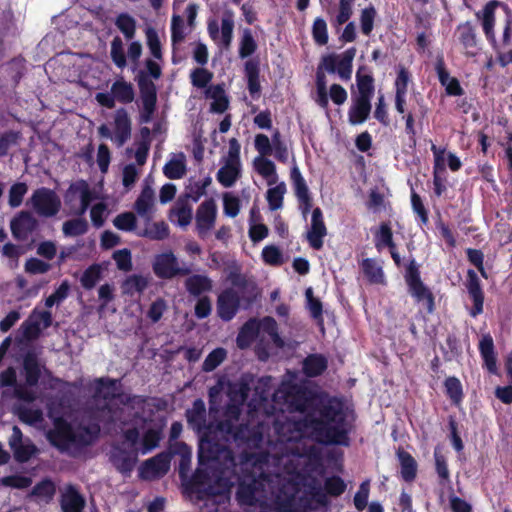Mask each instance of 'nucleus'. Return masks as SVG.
Masks as SVG:
<instances>
[{
	"instance_id": "1",
	"label": "nucleus",
	"mask_w": 512,
	"mask_h": 512,
	"mask_svg": "<svg viewBox=\"0 0 512 512\" xmlns=\"http://www.w3.org/2000/svg\"><path fill=\"white\" fill-rule=\"evenodd\" d=\"M313 412H317L318 416L308 413L306 421L317 442L326 445H350L349 434L352 425L347 420L340 399L336 397L321 399L316 403Z\"/></svg>"
},
{
	"instance_id": "2",
	"label": "nucleus",
	"mask_w": 512,
	"mask_h": 512,
	"mask_svg": "<svg viewBox=\"0 0 512 512\" xmlns=\"http://www.w3.org/2000/svg\"><path fill=\"white\" fill-rule=\"evenodd\" d=\"M263 466L247 458L241 463L237 478L236 501L239 506L257 507L264 504L265 487L269 481Z\"/></svg>"
},
{
	"instance_id": "3",
	"label": "nucleus",
	"mask_w": 512,
	"mask_h": 512,
	"mask_svg": "<svg viewBox=\"0 0 512 512\" xmlns=\"http://www.w3.org/2000/svg\"><path fill=\"white\" fill-rule=\"evenodd\" d=\"M301 490L302 485L299 481L292 478L282 480L275 493V510L277 512H310L314 509V499L319 504H325V495L320 490H316L312 496L306 492L301 494Z\"/></svg>"
},
{
	"instance_id": "4",
	"label": "nucleus",
	"mask_w": 512,
	"mask_h": 512,
	"mask_svg": "<svg viewBox=\"0 0 512 512\" xmlns=\"http://www.w3.org/2000/svg\"><path fill=\"white\" fill-rule=\"evenodd\" d=\"M232 483L224 477L212 480L208 473L197 470L190 481V491L206 504L221 506L229 503Z\"/></svg>"
},
{
	"instance_id": "5",
	"label": "nucleus",
	"mask_w": 512,
	"mask_h": 512,
	"mask_svg": "<svg viewBox=\"0 0 512 512\" xmlns=\"http://www.w3.org/2000/svg\"><path fill=\"white\" fill-rule=\"evenodd\" d=\"M198 458L199 462L209 463L218 462L223 463L225 466H235V457L233 451L219 443L213 436L211 431L203 433L199 436L198 445Z\"/></svg>"
},
{
	"instance_id": "6",
	"label": "nucleus",
	"mask_w": 512,
	"mask_h": 512,
	"mask_svg": "<svg viewBox=\"0 0 512 512\" xmlns=\"http://www.w3.org/2000/svg\"><path fill=\"white\" fill-rule=\"evenodd\" d=\"M405 281L410 295L418 303H423L428 313H432L435 309L434 295L422 282L419 268L414 259H412L407 266Z\"/></svg>"
},
{
	"instance_id": "7",
	"label": "nucleus",
	"mask_w": 512,
	"mask_h": 512,
	"mask_svg": "<svg viewBox=\"0 0 512 512\" xmlns=\"http://www.w3.org/2000/svg\"><path fill=\"white\" fill-rule=\"evenodd\" d=\"M136 80L142 103L140 122L149 123L152 121L153 115L156 111L157 88L152 79H149L148 75L143 70L139 72Z\"/></svg>"
},
{
	"instance_id": "8",
	"label": "nucleus",
	"mask_w": 512,
	"mask_h": 512,
	"mask_svg": "<svg viewBox=\"0 0 512 512\" xmlns=\"http://www.w3.org/2000/svg\"><path fill=\"white\" fill-rule=\"evenodd\" d=\"M30 204L39 216L45 218L56 216L62 205L57 193L47 187H40L34 190L30 198Z\"/></svg>"
},
{
	"instance_id": "9",
	"label": "nucleus",
	"mask_w": 512,
	"mask_h": 512,
	"mask_svg": "<svg viewBox=\"0 0 512 512\" xmlns=\"http://www.w3.org/2000/svg\"><path fill=\"white\" fill-rule=\"evenodd\" d=\"M355 54L356 49L351 47L345 50L341 55L329 54L324 56L321 64L328 73H337L343 81H348L352 75Z\"/></svg>"
},
{
	"instance_id": "10",
	"label": "nucleus",
	"mask_w": 512,
	"mask_h": 512,
	"mask_svg": "<svg viewBox=\"0 0 512 512\" xmlns=\"http://www.w3.org/2000/svg\"><path fill=\"white\" fill-rule=\"evenodd\" d=\"M153 271L161 279H172L176 276H186L191 273L189 267L179 266L178 259L172 251L156 256Z\"/></svg>"
},
{
	"instance_id": "11",
	"label": "nucleus",
	"mask_w": 512,
	"mask_h": 512,
	"mask_svg": "<svg viewBox=\"0 0 512 512\" xmlns=\"http://www.w3.org/2000/svg\"><path fill=\"white\" fill-rule=\"evenodd\" d=\"M286 401L294 411L310 413L316 408V399L313 393L307 388L292 384L285 392Z\"/></svg>"
},
{
	"instance_id": "12",
	"label": "nucleus",
	"mask_w": 512,
	"mask_h": 512,
	"mask_svg": "<svg viewBox=\"0 0 512 512\" xmlns=\"http://www.w3.org/2000/svg\"><path fill=\"white\" fill-rule=\"evenodd\" d=\"M53 317L50 311H37L34 309L29 317L21 324L23 337L32 341L40 337L42 329L52 325Z\"/></svg>"
},
{
	"instance_id": "13",
	"label": "nucleus",
	"mask_w": 512,
	"mask_h": 512,
	"mask_svg": "<svg viewBox=\"0 0 512 512\" xmlns=\"http://www.w3.org/2000/svg\"><path fill=\"white\" fill-rule=\"evenodd\" d=\"M8 444L13 452L15 461L18 463L28 462L38 451L36 445L31 441V439H23V433L16 425L12 428V434L9 438Z\"/></svg>"
},
{
	"instance_id": "14",
	"label": "nucleus",
	"mask_w": 512,
	"mask_h": 512,
	"mask_svg": "<svg viewBox=\"0 0 512 512\" xmlns=\"http://www.w3.org/2000/svg\"><path fill=\"white\" fill-rule=\"evenodd\" d=\"M241 297L234 288H226L217 297L216 309L218 317L225 321H231L238 313L241 306Z\"/></svg>"
},
{
	"instance_id": "15",
	"label": "nucleus",
	"mask_w": 512,
	"mask_h": 512,
	"mask_svg": "<svg viewBox=\"0 0 512 512\" xmlns=\"http://www.w3.org/2000/svg\"><path fill=\"white\" fill-rule=\"evenodd\" d=\"M116 389L117 380L111 378H99L96 380L95 396L101 397L105 401L119 399L124 405H130L134 402L140 404L146 401V399L142 396L123 397L121 393H116Z\"/></svg>"
},
{
	"instance_id": "16",
	"label": "nucleus",
	"mask_w": 512,
	"mask_h": 512,
	"mask_svg": "<svg viewBox=\"0 0 512 512\" xmlns=\"http://www.w3.org/2000/svg\"><path fill=\"white\" fill-rule=\"evenodd\" d=\"M49 443L59 451H66L72 442V425L63 417H56L53 428L46 434Z\"/></svg>"
},
{
	"instance_id": "17",
	"label": "nucleus",
	"mask_w": 512,
	"mask_h": 512,
	"mask_svg": "<svg viewBox=\"0 0 512 512\" xmlns=\"http://www.w3.org/2000/svg\"><path fill=\"white\" fill-rule=\"evenodd\" d=\"M217 217V206L213 198L203 201L196 210V230L200 238H205L214 227Z\"/></svg>"
},
{
	"instance_id": "18",
	"label": "nucleus",
	"mask_w": 512,
	"mask_h": 512,
	"mask_svg": "<svg viewBox=\"0 0 512 512\" xmlns=\"http://www.w3.org/2000/svg\"><path fill=\"white\" fill-rule=\"evenodd\" d=\"M170 463L171 454L160 452L142 463L139 469L140 477L147 480L162 477L169 471Z\"/></svg>"
},
{
	"instance_id": "19",
	"label": "nucleus",
	"mask_w": 512,
	"mask_h": 512,
	"mask_svg": "<svg viewBox=\"0 0 512 512\" xmlns=\"http://www.w3.org/2000/svg\"><path fill=\"white\" fill-rule=\"evenodd\" d=\"M38 226V220L27 210L20 211L10 221L11 233L18 241L27 240L38 229Z\"/></svg>"
},
{
	"instance_id": "20",
	"label": "nucleus",
	"mask_w": 512,
	"mask_h": 512,
	"mask_svg": "<svg viewBox=\"0 0 512 512\" xmlns=\"http://www.w3.org/2000/svg\"><path fill=\"white\" fill-rule=\"evenodd\" d=\"M138 454V448L126 450L120 446H113L109 461L119 473L129 476L138 461Z\"/></svg>"
},
{
	"instance_id": "21",
	"label": "nucleus",
	"mask_w": 512,
	"mask_h": 512,
	"mask_svg": "<svg viewBox=\"0 0 512 512\" xmlns=\"http://www.w3.org/2000/svg\"><path fill=\"white\" fill-rule=\"evenodd\" d=\"M465 287L473 302V306L469 310V315L475 318L483 313L484 292L481 286V281L473 269H468L467 271Z\"/></svg>"
},
{
	"instance_id": "22",
	"label": "nucleus",
	"mask_w": 512,
	"mask_h": 512,
	"mask_svg": "<svg viewBox=\"0 0 512 512\" xmlns=\"http://www.w3.org/2000/svg\"><path fill=\"white\" fill-rule=\"evenodd\" d=\"M305 428H309L306 417L304 420L287 419L275 422V431L283 442H297L302 439Z\"/></svg>"
},
{
	"instance_id": "23",
	"label": "nucleus",
	"mask_w": 512,
	"mask_h": 512,
	"mask_svg": "<svg viewBox=\"0 0 512 512\" xmlns=\"http://www.w3.org/2000/svg\"><path fill=\"white\" fill-rule=\"evenodd\" d=\"M188 427L195 431L199 436L205 432H209L206 424V406L201 398L194 400L192 408L185 412Z\"/></svg>"
},
{
	"instance_id": "24",
	"label": "nucleus",
	"mask_w": 512,
	"mask_h": 512,
	"mask_svg": "<svg viewBox=\"0 0 512 512\" xmlns=\"http://www.w3.org/2000/svg\"><path fill=\"white\" fill-rule=\"evenodd\" d=\"M327 235V228L324 223L323 213L319 207L312 211L311 227L307 232V241L311 248L320 250L323 247V239Z\"/></svg>"
},
{
	"instance_id": "25",
	"label": "nucleus",
	"mask_w": 512,
	"mask_h": 512,
	"mask_svg": "<svg viewBox=\"0 0 512 512\" xmlns=\"http://www.w3.org/2000/svg\"><path fill=\"white\" fill-rule=\"evenodd\" d=\"M501 3L498 0H491L485 4L482 11H478L475 15L482 21L483 32L488 42L493 48H496L497 41L494 33L495 27V10Z\"/></svg>"
},
{
	"instance_id": "26",
	"label": "nucleus",
	"mask_w": 512,
	"mask_h": 512,
	"mask_svg": "<svg viewBox=\"0 0 512 512\" xmlns=\"http://www.w3.org/2000/svg\"><path fill=\"white\" fill-rule=\"evenodd\" d=\"M455 35L465 50L467 57H474L478 54L477 34L472 22L466 21L457 26Z\"/></svg>"
},
{
	"instance_id": "27",
	"label": "nucleus",
	"mask_w": 512,
	"mask_h": 512,
	"mask_svg": "<svg viewBox=\"0 0 512 512\" xmlns=\"http://www.w3.org/2000/svg\"><path fill=\"white\" fill-rule=\"evenodd\" d=\"M79 196L80 198V206L77 211H75V214L78 216H82L87 211L88 207L90 206V203L93 200V194L89 188V185L86 181L81 180L76 183H72L65 195L66 202H71L75 196Z\"/></svg>"
},
{
	"instance_id": "28",
	"label": "nucleus",
	"mask_w": 512,
	"mask_h": 512,
	"mask_svg": "<svg viewBox=\"0 0 512 512\" xmlns=\"http://www.w3.org/2000/svg\"><path fill=\"white\" fill-rule=\"evenodd\" d=\"M114 142L117 147H122L131 137L132 124L127 110L120 107L114 115Z\"/></svg>"
},
{
	"instance_id": "29",
	"label": "nucleus",
	"mask_w": 512,
	"mask_h": 512,
	"mask_svg": "<svg viewBox=\"0 0 512 512\" xmlns=\"http://www.w3.org/2000/svg\"><path fill=\"white\" fill-rule=\"evenodd\" d=\"M480 356L483 360V367L493 375L498 374L497 354L495 352L494 340L490 333L483 334L478 345Z\"/></svg>"
},
{
	"instance_id": "30",
	"label": "nucleus",
	"mask_w": 512,
	"mask_h": 512,
	"mask_svg": "<svg viewBox=\"0 0 512 512\" xmlns=\"http://www.w3.org/2000/svg\"><path fill=\"white\" fill-rule=\"evenodd\" d=\"M22 368L25 382L28 386H36L41 378V364L38 354L34 349L28 350L23 355Z\"/></svg>"
},
{
	"instance_id": "31",
	"label": "nucleus",
	"mask_w": 512,
	"mask_h": 512,
	"mask_svg": "<svg viewBox=\"0 0 512 512\" xmlns=\"http://www.w3.org/2000/svg\"><path fill=\"white\" fill-rule=\"evenodd\" d=\"M154 202V190L151 188V186L145 185L137 197L133 208L136 213L147 223H149L153 218Z\"/></svg>"
},
{
	"instance_id": "32",
	"label": "nucleus",
	"mask_w": 512,
	"mask_h": 512,
	"mask_svg": "<svg viewBox=\"0 0 512 512\" xmlns=\"http://www.w3.org/2000/svg\"><path fill=\"white\" fill-rule=\"evenodd\" d=\"M244 74L247 80V89L253 99H258L261 92L260 61L249 59L244 63Z\"/></svg>"
},
{
	"instance_id": "33",
	"label": "nucleus",
	"mask_w": 512,
	"mask_h": 512,
	"mask_svg": "<svg viewBox=\"0 0 512 512\" xmlns=\"http://www.w3.org/2000/svg\"><path fill=\"white\" fill-rule=\"evenodd\" d=\"M431 149L435 154L433 165V190L434 194L440 197L447 190V171L442 156L436 151V146L432 145Z\"/></svg>"
},
{
	"instance_id": "34",
	"label": "nucleus",
	"mask_w": 512,
	"mask_h": 512,
	"mask_svg": "<svg viewBox=\"0 0 512 512\" xmlns=\"http://www.w3.org/2000/svg\"><path fill=\"white\" fill-rule=\"evenodd\" d=\"M100 435V426L92 423L88 426L80 425L76 430L72 428L71 445L78 447H87L93 444Z\"/></svg>"
},
{
	"instance_id": "35",
	"label": "nucleus",
	"mask_w": 512,
	"mask_h": 512,
	"mask_svg": "<svg viewBox=\"0 0 512 512\" xmlns=\"http://www.w3.org/2000/svg\"><path fill=\"white\" fill-rule=\"evenodd\" d=\"M86 505L84 497L72 485H69L60 499L62 512H83Z\"/></svg>"
},
{
	"instance_id": "36",
	"label": "nucleus",
	"mask_w": 512,
	"mask_h": 512,
	"mask_svg": "<svg viewBox=\"0 0 512 512\" xmlns=\"http://www.w3.org/2000/svg\"><path fill=\"white\" fill-rule=\"evenodd\" d=\"M371 108V101L354 97L348 110L349 123L351 125L364 123L370 116Z\"/></svg>"
},
{
	"instance_id": "37",
	"label": "nucleus",
	"mask_w": 512,
	"mask_h": 512,
	"mask_svg": "<svg viewBox=\"0 0 512 512\" xmlns=\"http://www.w3.org/2000/svg\"><path fill=\"white\" fill-rule=\"evenodd\" d=\"M165 423L162 422L160 425L152 428H148L142 435L140 440V448L138 453L145 455L156 449L160 441L163 438V428Z\"/></svg>"
},
{
	"instance_id": "38",
	"label": "nucleus",
	"mask_w": 512,
	"mask_h": 512,
	"mask_svg": "<svg viewBox=\"0 0 512 512\" xmlns=\"http://www.w3.org/2000/svg\"><path fill=\"white\" fill-rule=\"evenodd\" d=\"M328 367L327 358L318 353L309 354L302 363V371L309 378L322 375Z\"/></svg>"
},
{
	"instance_id": "39",
	"label": "nucleus",
	"mask_w": 512,
	"mask_h": 512,
	"mask_svg": "<svg viewBox=\"0 0 512 512\" xmlns=\"http://www.w3.org/2000/svg\"><path fill=\"white\" fill-rule=\"evenodd\" d=\"M115 102L121 104H130L135 99V89L132 83L126 81L123 77L116 79L110 88Z\"/></svg>"
},
{
	"instance_id": "40",
	"label": "nucleus",
	"mask_w": 512,
	"mask_h": 512,
	"mask_svg": "<svg viewBox=\"0 0 512 512\" xmlns=\"http://www.w3.org/2000/svg\"><path fill=\"white\" fill-rule=\"evenodd\" d=\"M184 286L190 295L199 297L212 290L213 281L207 275L194 274L185 280Z\"/></svg>"
},
{
	"instance_id": "41",
	"label": "nucleus",
	"mask_w": 512,
	"mask_h": 512,
	"mask_svg": "<svg viewBox=\"0 0 512 512\" xmlns=\"http://www.w3.org/2000/svg\"><path fill=\"white\" fill-rule=\"evenodd\" d=\"M192 206L185 198H178L174 206L169 211V219L176 222L180 227L188 226L193 218Z\"/></svg>"
},
{
	"instance_id": "42",
	"label": "nucleus",
	"mask_w": 512,
	"mask_h": 512,
	"mask_svg": "<svg viewBox=\"0 0 512 512\" xmlns=\"http://www.w3.org/2000/svg\"><path fill=\"white\" fill-rule=\"evenodd\" d=\"M259 334V321L254 318L246 321L241 327L237 338V346L241 349L248 348Z\"/></svg>"
},
{
	"instance_id": "43",
	"label": "nucleus",
	"mask_w": 512,
	"mask_h": 512,
	"mask_svg": "<svg viewBox=\"0 0 512 512\" xmlns=\"http://www.w3.org/2000/svg\"><path fill=\"white\" fill-rule=\"evenodd\" d=\"M397 456L401 467V477L405 482H412L417 476V462L407 451L398 450Z\"/></svg>"
},
{
	"instance_id": "44",
	"label": "nucleus",
	"mask_w": 512,
	"mask_h": 512,
	"mask_svg": "<svg viewBox=\"0 0 512 512\" xmlns=\"http://www.w3.org/2000/svg\"><path fill=\"white\" fill-rule=\"evenodd\" d=\"M363 69L364 67H360L356 72V86L358 90L356 98L371 101L375 91L374 78L371 74H362L361 71Z\"/></svg>"
},
{
	"instance_id": "45",
	"label": "nucleus",
	"mask_w": 512,
	"mask_h": 512,
	"mask_svg": "<svg viewBox=\"0 0 512 512\" xmlns=\"http://www.w3.org/2000/svg\"><path fill=\"white\" fill-rule=\"evenodd\" d=\"M255 171L263 178L267 179L268 184L276 183L278 176L276 166L270 159L265 157H256L253 161Z\"/></svg>"
},
{
	"instance_id": "46",
	"label": "nucleus",
	"mask_w": 512,
	"mask_h": 512,
	"mask_svg": "<svg viewBox=\"0 0 512 512\" xmlns=\"http://www.w3.org/2000/svg\"><path fill=\"white\" fill-rule=\"evenodd\" d=\"M375 247L378 251L383 248H395L393 232L390 222H382L379 228L374 232Z\"/></svg>"
},
{
	"instance_id": "47",
	"label": "nucleus",
	"mask_w": 512,
	"mask_h": 512,
	"mask_svg": "<svg viewBox=\"0 0 512 512\" xmlns=\"http://www.w3.org/2000/svg\"><path fill=\"white\" fill-rule=\"evenodd\" d=\"M307 309L310 316L317 322V324L324 329L323 319V305L319 298L314 297L311 287L305 291Z\"/></svg>"
},
{
	"instance_id": "48",
	"label": "nucleus",
	"mask_w": 512,
	"mask_h": 512,
	"mask_svg": "<svg viewBox=\"0 0 512 512\" xmlns=\"http://www.w3.org/2000/svg\"><path fill=\"white\" fill-rule=\"evenodd\" d=\"M211 181L210 177H205L202 181L190 183L186 186L184 194L179 198H185L187 202H189V200L198 202L199 199L206 194V189L211 184Z\"/></svg>"
},
{
	"instance_id": "49",
	"label": "nucleus",
	"mask_w": 512,
	"mask_h": 512,
	"mask_svg": "<svg viewBox=\"0 0 512 512\" xmlns=\"http://www.w3.org/2000/svg\"><path fill=\"white\" fill-rule=\"evenodd\" d=\"M148 287V278L133 274L128 276L122 283V293L132 296L135 292L142 293Z\"/></svg>"
},
{
	"instance_id": "50",
	"label": "nucleus",
	"mask_w": 512,
	"mask_h": 512,
	"mask_svg": "<svg viewBox=\"0 0 512 512\" xmlns=\"http://www.w3.org/2000/svg\"><path fill=\"white\" fill-rule=\"evenodd\" d=\"M258 48V44L252 34L251 29L245 28L239 42L238 54L241 59L252 56Z\"/></svg>"
},
{
	"instance_id": "51",
	"label": "nucleus",
	"mask_w": 512,
	"mask_h": 512,
	"mask_svg": "<svg viewBox=\"0 0 512 512\" xmlns=\"http://www.w3.org/2000/svg\"><path fill=\"white\" fill-rule=\"evenodd\" d=\"M240 175V166L225 163L223 167H221L217 172V180L224 187H231L237 181Z\"/></svg>"
},
{
	"instance_id": "52",
	"label": "nucleus",
	"mask_w": 512,
	"mask_h": 512,
	"mask_svg": "<svg viewBox=\"0 0 512 512\" xmlns=\"http://www.w3.org/2000/svg\"><path fill=\"white\" fill-rule=\"evenodd\" d=\"M170 234V229L164 221L153 222L149 224L139 235L150 240L161 241L166 239Z\"/></svg>"
},
{
	"instance_id": "53",
	"label": "nucleus",
	"mask_w": 512,
	"mask_h": 512,
	"mask_svg": "<svg viewBox=\"0 0 512 512\" xmlns=\"http://www.w3.org/2000/svg\"><path fill=\"white\" fill-rule=\"evenodd\" d=\"M55 493H56V486H55L54 482L49 478H45V479L41 480L40 482L36 483L31 491L32 496L39 498V499H43L47 503L53 499Z\"/></svg>"
},
{
	"instance_id": "54",
	"label": "nucleus",
	"mask_w": 512,
	"mask_h": 512,
	"mask_svg": "<svg viewBox=\"0 0 512 512\" xmlns=\"http://www.w3.org/2000/svg\"><path fill=\"white\" fill-rule=\"evenodd\" d=\"M88 228L87 220L81 216L65 221L62 226L64 235L68 237L84 235L88 231Z\"/></svg>"
},
{
	"instance_id": "55",
	"label": "nucleus",
	"mask_w": 512,
	"mask_h": 512,
	"mask_svg": "<svg viewBox=\"0 0 512 512\" xmlns=\"http://www.w3.org/2000/svg\"><path fill=\"white\" fill-rule=\"evenodd\" d=\"M377 17L376 8L369 4L360 12V29L363 35L370 36L374 29V22Z\"/></svg>"
},
{
	"instance_id": "56",
	"label": "nucleus",
	"mask_w": 512,
	"mask_h": 512,
	"mask_svg": "<svg viewBox=\"0 0 512 512\" xmlns=\"http://www.w3.org/2000/svg\"><path fill=\"white\" fill-rule=\"evenodd\" d=\"M234 20L233 13L226 11L221 19V44L223 48L228 49L233 39Z\"/></svg>"
},
{
	"instance_id": "57",
	"label": "nucleus",
	"mask_w": 512,
	"mask_h": 512,
	"mask_svg": "<svg viewBox=\"0 0 512 512\" xmlns=\"http://www.w3.org/2000/svg\"><path fill=\"white\" fill-rule=\"evenodd\" d=\"M361 269L365 277L371 283H380L383 279V270L372 258L363 259Z\"/></svg>"
},
{
	"instance_id": "58",
	"label": "nucleus",
	"mask_w": 512,
	"mask_h": 512,
	"mask_svg": "<svg viewBox=\"0 0 512 512\" xmlns=\"http://www.w3.org/2000/svg\"><path fill=\"white\" fill-rule=\"evenodd\" d=\"M213 79V73L204 67H198L190 72V82L198 89L208 88Z\"/></svg>"
},
{
	"instance_id": "59",
	"label": "nucleus",
	"mask_w": 512,
	"mask_h": 512,
	"mask_svg": "<svg viewBox=\"0 0 512 512\" xmlns=\"http://www.w3.org/2000/svg\"><path fill=\"white\" fill-rule=\"evenodd\" d=\"M115 25L127 39H132L135 36L136 21L128 13L119 14L116 18Z\"/></svg>"
},
{
	"instance_id": "60",
	"label": "nucleus",
	"mask_w": 512,
	"mask_h": 512,
	"mask_svg": "<svg viewBox=\"0 0 512 512\" xmlns=\"http://www.w3.org/2000/svg\"><path fill=\"white\" fill-rule=\"evenodd\" d=\"M25 59L22 57H15L8 62V74L13 81L14 87L18 86L21 79L25 75L26 65Z\"/></svg>"
},
{
	"instance_id": "61",
	"label": "nucleus",
	"mask_w": 512,
	"mask_h": 512,
	"mask_svg": "<svg viewBox=\"0 0 512 512\" xmlns=\"http://www.w3.org/2000/svg\"><path fill=\"white\" fill-rule=\"evenodd\" d=\"M15 413L21 422L28 425H34L43 419V414L40 409L18 406L15 409Z\"/></svg>"
},
{
	"instance_id": "62",
	"label": "nucleus",
	"mask_w": 512,
	"mask_h": 512,
	"mask_svg": "<svg viewBox=\"0 0 512 512\" xmlns=\"http://www.w3.org/2000/svg\"><path fill=\"white\" fill-rule=\"evenodd\" d=\"M101 278V268L98 264H92L90 265L85 271L83 272L80 282L84 289L91 290L95 287L97 282Z\"/></svg>"
},
{
	"instance_id": "63",
	"label": "nucleus",
	"mask_w": 512,
	"mask_h": 512,
	"mask_svg": "<svg viewBox=\"0 0 512 512\" xmlns=\"http://www.w3.org/2000/svg\"><path fill=\"white\" fill-rule=\"evenodd\" d=\"M226 356H227V351L224 348H222V347L215 348L205 358L203 365H202V369L205 372L213 371L226 359Z\"/></svg>"
},
{
	"instance_id": "64",
	"label": "nucleus",
	"mask_w": 512,
	"mask_h": 512,
	"mask_svg": "<svg viewBox=\"0 0 512 512\" xmlns=\"http://www.w3.org/2000/svg\"><path fill=\"white\" fill-rule=\"evenodd\" d=\"M446 395L454 404H459L463 398L462 384L456 377H448L444 382Z\"/></svg>"
}]
</instances>
